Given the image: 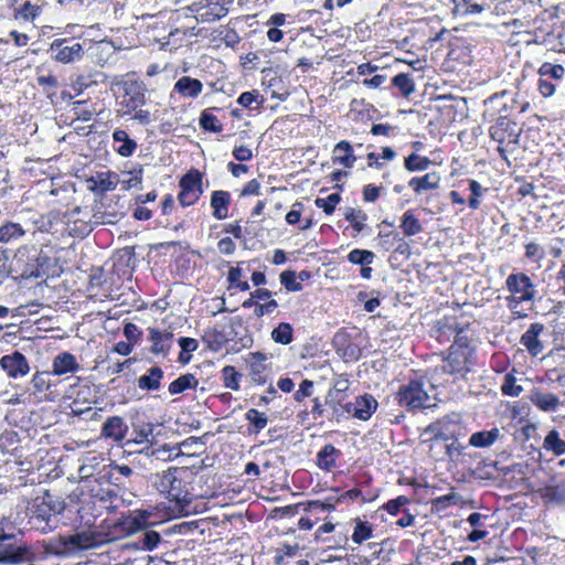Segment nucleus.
I'll list each match as a JSON object with an SVG mask.
<instances>
[{
  "label": "nucleus",
  "instance_id": "obj_33",
  "mask_svg": "<svg viewBox=\"0 0 565 565\" xmlns=\"http://www.w3.org/2000/svg\"><path fill=\"white\" fill-rule=\"evenodd\" d=\"M79 370V364L76 361L74 354L70 352H61L58 353L52 362V374L53 375H64L67 373H75Z\"/></svg>",
  "mask_w": 565,
  "mask_h": 565
},
{
  "label": "nucleus",
  "instance_id": "obj_48",
  "mask_svg": "<svg viewBox=\"0 0 565 565\" xmlns=\"http://www.w3.org/2000/svg\"><path fill=\"white\" fill-rule=\"evenodd\" d=\"M543 449L552 452L554 456L559 457L565 454V441L561 439L558 431L553 428L545 436L543 441Z\"/></svg>",
  "mask_w": 565,
  "mask_h": 565
},
{
  "label": "nucleus",
  "instance_id": "obj_49",
  "mask_svg": "<svg viewBox=\"0 0 565 565\" xmlns=\"http://www.w3.org/2000/svg\"><path fill=\"white\" fill-rule=\"evenodd\" d=\"M202 89L203 84L199 79L190 76L179 78V95L195 98L202 93Z\"/></svg>",
  "mask_w": 565,
  "mask_h": 565
},
{
  "label": "nucleus",
  "instance_id": "obj_8",
  "mask_svg": "<svg viewBox=\"0 0 565 565\" xmlns=\"http://www.w3.org/2000/svg\"><path fill=\"white\" fill-rule=\"evenodd\" d=\"M15 533H7L0 527V564L20 565L25 562H33L35 553L26 544H18Z\"/></svg>",
  "mask_w": 565,
  "mask_h": 565
},
{
  "label": "nucleus",
  "instance_id": "obj_12",
  "mask_svg": "<svg viewBox=\"0 0 565 565\" xmlns=\"http://www.w3.org/2000/svg\"><path fill=\"white\" fill-rule=\"evenodd\" d=\"M313 387L315 383L312 380L303 379L292 394V397L297 403H301L306 397H311L310 405L298 413L301 420H306L309 416H311L313 420H318V418H322L324 414L326 404L318 396H312Z\"/></svg>",
  "mask_w": 565,
  "mask_h": 565
},
{
  "label": "nucleus",
  "instance_id": "obj_63",
  "mask_svg": "<svg viewBox=\"0 0 565 565\" xmlns=\"http://www.w3.org/2000/svg\"><path fill=\"white\" fill-rule=\"evenodd\" d=\"M41 13L42 7L39 4H34L31 1H25L19 8L14 9V18H21L25 21H33Z\"/></svg>",
  "mask_w": 565,
  "mask_h": 565
},
{
  "label": "nucleus",
  "instance_id": "obj_39",
  "mask_svg": "<svg viewBox=\"0 0 565 565\" xmlns=\"http://www.w3.org/2000/svg\"><path fill=\"white\" fill-rule=\"evenodd\" d=\"M342 383L343 387H338L341 382L337 381L334 385L328 390L324 397V404L328 405L334 414H338L339 408L344 406L343 401L349 385L347 380H343Z\"/></svg>",
  "mask_w": 565,
  "mask_h": 565
},
{
  "label": "nucleus",
  "instance_id": "obj_42",
  "mask_svg": "<svg viewBox=\"0 0 565 565\" xmlns=\"http://www.w3.org/2000/svg\"><path fill=\"white\" fill-rule=\"evenodd\" d=\"M68 214L70 210L67 206H64V209L53 207L46 214H41L40 218L35 221V223L39 224L40 230L49 228L55 224L65 223Z\"/></svg>",
  "mask_w": 565,
  "mask_h": 565
},
{
  "label": "nucleus",
  "instance_id": "obj_23",
  "mask_svg": "<svg viewBox=\"0 0 565 565\" xmlns=\"http://www.w3.org/2000/svg\"><path fill=\"white\" fill-rule=\"evenodd\" d=\"M344 220L349 223V227L345 231H350L348 234L351 238L359 237L364 231H367L369 216L365 211L361 207L347 206L343 212Z\"/></svg>",
  "mask_w": 565,
  "mask_h": 565
},
{
  "label": "nucleus",
  "instance_id": "obj_47",
  "mask_svg": "<svg viewBox=\"0 0 565 565\" xmlns=\"http://www.w3.org/2000/svg\"><path fill=\"white\" fill-rule=\"evenodd\" d=\"M221 377L225 387L239 391L243 373L239 372L234 365H225L221 370Z\"/></svg>",
  "mask_w": 565,
  "mask_h": 565
},
{
  "label": "nucleus",
  "instance_id": "obj_64",
  "mask_svg": "<svg viewBox=\"0 0 565 565\" xmlns=\"http://www.w3.org/2000/svg\"><path fill=\"white\" fill-rule=\"evenodd\" d=\"M52 372L49 371H36L32 379L31 384L35 392L38 393H46L50 392L52 386Z\"/></svg>",
  "mask_w": 565,
  "mask_h": 565
},
{
  "label": "nucleus",
  "instance_id": "obj_25",
  "mask_svg": "<svg viewBox=\"0 0 565 565\" xmlns=\"http://www.w3.org/2000/svg\"><path fill=\"white\" fill-rule=\"evenodd\" d=\"M141 529V523L137 518L134 516H122L118 521H116L107 532H104V535H107L110 539V543L129 536L130 534L136 533Z\"/></svg>",
  "mask_w": 565,
  "mask_h": 565
},
{
  "label": "nucleus",
  "instance_id": "obj_41",
  "mask_svg": "<svg viewBox=\"0 0 565 565\" xmlns=\"http://www.w3.org/2000/svg\"><path fill=\"white\" fill-rule=\"evenodd\" d=\"M531 402L541 411H555L559 404V397L552 392L536 391L531 395Z\"/></svg>",
  "mask_w": 565,
  "mask_h": 565
},
{
  "label": "nucleus",
  "instance_id": "obj_24",
  "mask_svg": "<svg viewBox=\"0 0 565 565\" xmlns=\"http://www.w3.org/2000/svg\"><path fill=\"white\" fill-rule=\"evenodd\" d=\"M141 529V523L137 518L134 516H122L118 521H116L107 532H104V535H107L110 539V543L129 536L130 534L136 533Z\"/></svg>",
  "mask_w": 565,
  "mask_h": 565
},
{
  "label": "nucleus",
  "instance_id": "obj_7",
  "mask_svg": "<svg viewBox=\"0 0 565 565\" xmlns=\"http://www.w3.org/2000/svg\"><path fill=\"white\" fill-rule=\"evenodd\" d=\"M489 136L498 143L497 151L499 156L503 160H508V154L518 149L520 128L516 122L509 117L500 116L494 124L489 127Z\"/></svg>",
  "mask_w": 565,
  "mask_h": 565
},
{
  "label": "nucleus",
  "instance_id": "obj_27",
  "mask_svg": "<svg viewBox=\"0 0 565 565\" xmlns=\"http://www.w3.org/2000/svg\"><path fill=\"white\" fill-rule=\"evenodd\" d=\"M441 177L439 172H427L423 175H416L409 179L408 186L416 195H420L426 191L437 190L440 186Z\"/></svg>",
  "mask_w": 565,
  "mask_h": 565
},
{
  "label": "nucleus",
  "instance_id": "obj_9",
  "mask_svg": "<svg viewBox=\"0 0 565 565\" xmlns=\"http://www.w3.org/2000/svg\"><path fill=\"white\" fill-rule=\"evenodd\" d=\"M204 452L205 444L200 438L191 437L179 443V471L196 475L203 468Z\"/></svg>",
  "mask_w": 565,
  "mask_h": 565
},
{
  "label": "nucleus",
  "instance_id": "obj_56",
  "mask_svg": "<svg viewBox=\"0 0 565 565\" xmlns=\"http://www.w3.org/2000/svg\"><path fill=\"white\" fill-rule=\"evenodd\" d=\"M25 235V231L19 223L6 222L0 226V243H9Z\"/></svg>",
  "mask_w": 565,
  "mask_h": 565
},
{
  "label": "nucleus",
  "instance_id": "obj_19",
  "mask_svg": "<svg viewBox=\"0 0 565 565\" xmlns=\"http://www.w3.org/2000/svg\"><path fill=\"white\" fill-rule=\"evenodd\" d=\"M67 537L72 553L100 547L110 543V539L104 535V531H83L67 535Z\"/></svg>",
  "mask_w": 565,
  "mask_h": 565
},
{
  "label": "nucleus",
  "instance_id": "obj_44",
  "mask_svg": "<svg viewBox=\"0 0 565 565\" xmlns=\"http://www.w3.org/2000/svg\"><path fill=\"white\" fill-rule=\"evenodd\" d=\"M118 181V174L113 171L98 172L96 177L92 178V182H94L93 189L102 193L115 190Z\"/></svg>",
  "mask_w": 565,
  "mask_h": 565
},
{
  "label": "nucleus",
  "instance_id": "obj_28",
  "mask_svg": "<svg viewBox=\"0 0 565 565\" xmlns=\"http://www.w3.org/2000/svg\"><path fill=\"white\" fill-rule=\"evenodd\" d=\"M399 230L403 237H414L423 233L424 223L419 220L416 209H407L399 218Z\"/></svg>",
  "mask_w": 565,
  "mask_h": 565
},
{
  "label": "nucleus",
  "instance_id": "obj_62",
  "mask_svg": "<svg viewBox=\"0 0 565 565\" xmlns=\"http://www.w3.org/2000/svg\"><path fill=\"white\" fill-rule=\"evenodd\" d=\"M200 126L203 130L210 131V132L217 134V132L223 131V124L212 113V109H205L201 113Z\"/></svg>",
  "mask_w": 565,
  "mask_h": 565
},
{
  "label": "nucleus",
  "instance_id": "obj_6",
  "mask_svg": "<svg viewBox=\"0 0 565 565\" xmlns=\"http://www.w3.org/2000/svg\"><path fill=\"white\" fill-rule=\"evenodd\" d=\"M425 383L424 376H420L401 384L394 394L395 402L412 414L428 407L430 397Z\"/></svg>",
  "mask_w": 565,
  "mask_h": 565
},
{
  "label": "nucleus",
  "instance_id": "obj_40",
  "mask_svg": "<svg viewBox=\"0 0 565 565\" xmlns=\"http://www.w3.org/2000/svg\"><path fill=\"white\" fill-rule=\"evenodd\" d=\"M245 419L248 422L247 430L249 435L260 434L268 425V415L255 407L245 413Z\"/></svg>",
  "mask_w": 565,
  "mask_h": 565
},
{
  "label": "nucleus",
  "instance_id": "obj_57",
  "mask_svg": "<svg viewBox=\"0 0 565 565\" xmlns=\"http://www.w3.org/2000/svg\"><path fill=\"white\" fill-rule=\"evenodd\" d=\"M179 363L185 365L191 361L192 352L199 348V341L194 338L181 337L179 338Z\"/></svg>",
  "mask_w": 565,
  "mask_h": 565
},
{
  "label": "nucleus",
  "instance_id": "obj_13",
  "mask_svg": "<svg viewBox=\"0 0 565 565\" xmlns=\"http://www.w3.org/2000/svg\"><path fill=\"white\" fill-rule=\"evenodd\" d=\"M47 52L51 58L62 64L81 61L84 56V45L72 38H57L52 41Z\"/></svg>",
  "mask_w": 565,
  "mask_h": 565
},
{
  "label": "nucleus",
  "instance_id": "obj_29",
  "mask_svg": "<svg viewBox=\"0 0 565 565\" xmlns=\"http://www.w3.org/2000/svg\"><path fill=\"white\" fill-rule=\"evenodd\" d=\"M232 203L231 193L226 190H214L211 194L212 215L215 220H226Z\"/></svg>",
  "mask_w": 565,
  "mask_h": 565
},
{
  "label": "nucleus",
  "instance_id": "obj_51",
  "mask_svg": "<svg viewBox=\"0 0 565 565\" xmlns=\"http://www.w3.org/2000/svg\"><path fill=\"white\" fill-rule=\"evenodd\" d=\"M373 536V526L359 518L354 520V527L351 539L356 545L363 544Z\"/></svg>",
  "mask_w": 565,
  "mask_h": 565
},
{
  "label": "nucleus",
  "instance_id": "obj_5",
  "mask_svg": "<svg viewBox=\"0 0 565 565\" xmlns=\"http://www.w3.org/2000/svg\"><path fill=\"white\" fill-rule=\"evenodd\" d=\"M475 323L476 317L458 305L452 313L445 315L433 322L430 337L438 343L445 344L460 337H466L465 333L471 330V326Z\"/></svg>",
  "mask_w": 565,
  "mask_h": 565
},
{
  "label": "nucleus",
  "instance_id": "obj_34",
  "mask_svg": "<svg viewBox=\"0 0 565 565\" xmlns=\"http://www.w3.org/2000/svg\"><path fill=\"white\" fill-rule=\"evenodd\" d=\"M113 149L121 157H130L137 149V142L126 130L116 129L113 132Z\"/></svg>",
  "mask_w": 565,
  "mask_h": 565
},
{
  "label": "nucleus",
  "instance_id": "obj_45",
  "mask_svg": "<svg viewBox=\"0 0 565 565\" xmlns=\"http://www.w3.org/2000/svg\"><path fill=\"white\" fill-rule=\"evenodd\" d=\"M163 372L159 366H153L138 379V386L141 390L154 391L159 388Z\"/></svg>",
  "mask_w": 565,
  "mask_h": 565
},
{
  "label": "nucleus",
  "instance_id": "obj_10",
  "mask_svg": "<svg viewBox=\"0 0 565 565\" xmlns=\"http://www.w3.org/2000/svg\"><path fill=\"white\" fill-rule=\"evenodd\" d=\"M204 173L192 167L179 179V204L189 206L195 204L204 193Z\"/></svg>",
  "mask_w": 565,
  "mask_h": 565
},
{
  "label": "nucleus",
  "instance_id": "obj_31",
  "mask_svg": "<svg viewBox=\"0 0 565 565\" xmlns=\"http://www.w3.org/2000/svg\"><path fill=\"white\" fill-rule=\"evenodd\" d=\"M288 15L286 13H271L265 25L267 26V41L269 43H280L284 41L286 32L281 30L282 25H286Z\"/></svg>",
  "mask_w": 565,
  "mask_h": 565
},
{
  "label": "nucleus",
  "instance_id": "obj_43",
  "mask_svg": "<svg viewBox=\"0 0 565 565\" xmlns=\"http://www.w3.org/2000/svg\"><path fill=\"white\" fill-rule=\"evenodd\" d=\"M214 41L217 42L218 45L223 44L226 47L236 50L242 42V38L232 26H221L214 32Z\"/></svg>",
  "mask_w": 565,
  "mask_h": 565
},
{
  "label": "nucleus",
  "instance_id": "obj_20",
  "mask_svg": "<svg viewBox=\"0 0 565 565\" xmlns=\"http://www.w3.org/2000/svg\"><path fill=\"white\" fill-rule=\"evenodd\" d=\"M377 408V401L372 394L355 397L354 402H347L343 409L359 420H369Z\"/></svg>",
  "mask_w": 565,
  "mask_h": 565
},
{
  "label": "nucleus",
  "instance_id": "obj_17",
  "mask_svg": "<svg viewBox=\"0 0 565 565\" xmlns=\"http://www.w3.org/2000/svg\"><path fill=\"white\" fill-rule=\"evenodd\" d=\"M63 510V501L55 500L49 491H45L41 497L33 500L31 518L44 521L47 524L52 516L60 514Z\"/></svg>",
  "mask_w": 565,
  "mask_h": 565
},
{
  "label": "nucleus",
  "instance_id": "obj_55",
  "mask_svg": "<svg viewBox=\"0 0 565 565\" xmlns=\"http://www.w3.org/2000/svg\"><path fill=\"white\" fill-rule=\"evenodd\" d=\"M44 550L46 553L62 556L66 554H71V546L68 544L67 535H58L52 539L45 546Z\"/></svg>",
  "mask_w": 565,
  "mask_h": 565
},
{
  "label": "nucleus",
  "instance_id": "obj_60",
  "mask_svg": "<svg viewBox=\"0 0 565 565\" xmlns=\"http://www.w3.org/2000/svg\"><path fill=\"white\" fill-rule=\"evenodd\" d=\"M395 157H396V151L393 148L383 147L382 153L371 151L366 154L367 167L374 168V169H381L384 167V162H382L381 159L391 161Z\"/></svg>",
  "mask_w": 565,
  "mask_h": 565
},
{
  "label": "nucleus",
  "instance_id": "obj_3",
  "mask_svg": "<svg viewBox=\"0 0 565 565\" xmlns=\"http://www.w3.org/2000/svg\"><path fill=\"white\" fill-rule=\"evenodd\" d=\"M234 0H200L179 8V33L194 35L199 23H213L227 15Z\"/></svg>",
  "mask_w": 565,
  "mask_h": 565
},
{
  "label": "nucleus",
  "instance_id": "obj_2",
  "mask_svg": "<svg viewBox=\"0 0 565 565\" xmlns=\"http://www.w3.org/2000/svg\"><path fill=\"white\" fill-rule=\"evenodd\" d=\"M113 90L116 96L118 113L121 116H130L141 124L150 121V113L141 109L146 103L147 88L142 81L136 77L135 73H128L120 79L113 83Z\"/></svg>",
  "mask_w": 565,
  "mask_h": 565
},
{
  "label": "nucleus",
  "instance_id": "obj_58",
  "mask_svg": "<svg viewBox=\"0 0 565 565\" xmlns=\"http://www.w3.org/2000/svg\"><path fill=\"white\" fill-rule=\"evenodd\" d=\"M300 547L298 544L282 543L274 551V563L276 565H285L287 558H294L298 555Z\"/></svg>",
  "mask_w": 565,
  "mask_h": 565
},
{
  "label": "nucleus",
  "instance_id": "obj_30",
  "mask_svg": "<svg viewBox=\"0 0 565 565\" xmlns=\"http://www.w3.org/2000/svg\"><path fill=\"white\" fill-rule=\"evenodd\" d=\"M331 159L333 163L340 164L343 168H353L356 157L351 142L348 140L337 142L333 147Z\"/></svg>",
  "mask_w": 565,
  "mask_h": 565
},
{
  "label": "nucleus",
  "instance_id": "obj_16",
  "mask_svg": "<svg viewBox=\"0 0 565 565\" xmlns=\"http://www.w3.org/2000/svg\"><path fill=\"white\" fill-rule=\"evenodd\" d=\"M461 422L454 419L451 415H445L441 419L431 422L426 428V433L430 434L434 439L449 441L457 440L461 435Z\"/></svg>",
  "mask_w": 565,
  "mask_h": 565
},
{
  "label": "nucleus",
  "instance_id": "obj_18",
  "mask_svg": "<svg viewBox=\"0 0 565 565\" xmlns=\"http://www.w3.org/2000/svg\"><path fill=\"white\" fill-rule=\"evenodd\" d=\"M545 326L542 322H533L521 334L519 342L530 356L536 358L544 352L545 343L542 335L545 333Z\"/></svg>",
  "mask_w": 565,
  "mask_h": 565
},
{
  "label": "nucleus",
  "instance_id": "obj_36",
  "mask_svg": "<svg viewBox=\"0 0 565 565\" xmlns=\"http://www.w3.org/2000/svg\"><path fill=\"white\" fill-rule=\"evenodd\" d=\"M127 425L120 416L109 417L102 427V435L115 441H121L126 437Z\"/></svg>",
  "mask_w": 565,
  "mask_h": 565
},
{
  "label": "nucleus",
  "instance_id": "obj_35",
  "mask_svg": "<svg viewBox=\"0 0 565 565\" xmlns=\"http://www.w3.org/2000/svg\"><path fill=\"white\" fill-rule=\"evenodd\" d=\"M379 237L383 239L385 250H392L395 254L408 255L411 252V245L406 239L397 232H390L386 234H379Z\"/></svg>",
  "mask_w": 565,
  "mask_h": 565
},
{
  "label": "nucleus",
  "instance_id": "obj_52",
  "mask_svg": "<svg viewBox=\"0 0 565 565\" xmlns=\"http://www.w3.org/2000/svg\"><path fill=\"white\" fill-rule=\"evenodd\" d=\"M244 273L239 266L231 267L227 274V289H236L239 291H248L250 289V285L247 280H244Z\"/></svg>",
  "mask_w": 565,
  "mask_h": 565
},
{
  "label": "nucleus",
  "instance_id": "obj_21",
  "mask_svg": "<svg viewBox=\"0 0 565 565\" xmlns=\"http://www.w3.org/2000/svg\"><path fill=\"white\" fill-rule=\"evenodd\" d=\"M0 367L8 377L14 380L28 375L31 370L28 359L20 351L1 356Z\"/></svg>",
  "mask_w": 565,
  "mask_h": 565
},
{
  "label": "nucleus",
  "instance_id": "obj_54",
  "mask_svg": "<svg viewBox=\"0 0 565 565\" xmlns=\"http://www.w3.org/2000/svg\"><path fill=\"white\" fill-rule=\"evenodd\" d=\"M44 550L46 553L62 556L66 554H71V546L68 544L67 535H58L52 539L45 546Z\"/></svg>",
  "mask_w": 565,
  "mask_h": 565
},
{
  "label": "nucleus",
  "instance_id": "obj_1",
  "mask_svg": "<svg viewBox=\"0 0 565 565\" xmlns=\"http://www.w3.org/2000/svg\"><path fill=\"white\" fill-rule=\"evenodd\" d=\"M440 370L452 377L454 382L466 381L478 364V348L469 337H460L450 347L440 352Z\"/></svg>",
  "mask_w": 565,
  "mask_h": 565
},
{
  "label": "nucleus",
  "instance_id": "obj_22",
  "mask_svg": "<svg viewBox=\"0 0 565 565\" xmlns=\"http://www.w3.org/2000/svg\"><path fill=\"white\" fill-rule=\"evenodd\" d=\"M148 341L151 343L150 352L158 354H167L173 344V331L160 329L157 327L148 328Z\"/></svg>",
  "mask_w": 565,
  "mask_h": 565
},
{
  "label": "nucleus",
  "instance_id": "obj_53",
  "mask_svg": "<svg viewBox=\"0 0 565 565\" xmlns=\"http://www.w3.org/2000/svg\"><path fill=\"white\" fill-rule=\"evenodd\" d=\"M392 85L398 89L399 94L404 98H409V96L415 92V83L412 76L407 73H399L392 78Z\"/></svg>",
  "mask_w": 565,
  "mask_h": 565
},
{
  "label": "nucleus",
  "instance_id": "obj_26",
  "mask_svg": "<svg viewBox=\"0 0 565 565\" xmlns=\"http://www.w3.org/2000/svg\"><path fill=\"white\" fill-rule=\"evenodd\" d=\"M342 452L333 445L327 444L316 455L315 465L324 472H331L339 467Z\"/></svg>",
  "mask_w": 565,
  "mask_h": 565
},
{
  "label": "nucleus",
  "instance_id": "obj_15",
  "mask_svg": "<svg viewBox=\"0 0 565 565\" xmlns=\"http://www.w3.org/2000/svg\"><path fill=\"white\" fill-rule=\"evenodd\" d=\"M247 365L248 375L255 385H265L268 383L270 375V366L273 363L268 361V354L262 351L249 352L244 356Z\"/></svg>",
  "mask_w": 565,
  "mask_h": 565
},
{
  "label": "nucleus",
  "instance_id": "obj_50",
  "mask_svg": "<svg viewBox=\"0 0 565 565\" xmlns=\"http://www.w3.org/2000/svg\"><path fill=\"white\" fill-rule=\"evenodd\" d=\"M433 164V160L427 156L412 152L404 158V168L409 172L425 171Z\"/></svg>",
  "mask_w": 565,
  "mask_h": 565
},
{
  "label": "nucleus",
  "instance_id": "obj_32",
  "mask_svg": "<svg viewBox=\"0 0 565 565\" xmlns=\"http://www.w3.org/2000/svg\"><path fill=\"white\" fill-rule=\"evenodd\" d=\"M177 481V467H169L161 475H158L156 481L157 490L168 500L177 502V492H174V482Z\"/></svg>",
  "mask_w": 565,
  "mask_h": 565
},
{
  "label": "nucleus",
  "instance_id": "obj_4",
  "mask_svg": "<svg viewBox=\"0 0 565 565\" xmlns=\"http://www.w3.org/2000/svg\"><path fill=\"white\" fill-rule=\"evenodd\" d=\"M504 289L508 295L504 297L505 306L513 319H524L527 313L520 309L522 303L533 305L537 290L531 277L522 271H514L507 276Z\"/></svg>",
  "mask_w": 565,
  "mask_h": 565
},
{
  "label": "nucleus",
  "instance_id": "obj_37",
  "mask_svg": "<svg viewBox=\"0 0 565 565\" xmlns=\"http://www.w3.org/2000/svg\"><path fill=\"white\" fill-rule=\"evenodd\" d=\"M21 438L17 430L4 429L0 434V450L14 457L21 456Z\"/></svg>",
  "mask_w": 565,
  "mask_h": 565
},
{
  "label": "nucleus",
  "instance_id": "obj_61",
  "mask_svg": "<svg viewBox=\"0 0 565 565\" xmlns=\"http://www.w3.org/2000/svg\"><path fill=\"white\" fill-rule=\"evenodd\" d=\"M271 339L282 345H288L294 340V329L288 322H280L271 331Z\"/></svg>",
  "mask_w": 565,
  "mask_h": 565
},
{
  "label": "nucleus",
  "instance_id": "obj_46",
  "mask_svg": "<svg viewBox=\"0 0 565 565\" xmlns=\"http://www.w3.org/2000/svg\"><path fill=\"white\" fill-rule=\"evenodd\" d=\"M498 437L499 430L497 428H490L489 430L472 434L468 444L475 448H487L494 444Z\"/></svg>",
  "mask_w": 565,
  "mask_h": 565
},
{
  "label": "nucleus",
  "instance_id": "obj_59",
  "mask_svg": "<svg viewBox=\"0 0 565 565\" xmlns=\"http://www.w3.org/2000/svg\"><path fill=\"white\" fill-rule=\"evenodd\" d=\"M537 492L540 497L546 501H565V482L545 486L541 488Z\"/></svg>",
  "mask_w": 565,
  "mask_h": 565
},
{
  "label": "nucleus",
  "instance_id": "obj_38",
  "mask_svg": "<svg viewBox=\"0 0 565 565\" xmlns=\"http://www.w3.org/2000/svg\"><path fill=\"white\" fill-rule=\"evenodd\" d=\"M303 203L300 201H295L291 204L290 210L285 214V222L290 226H297L299 231H307V228H311L313 226V221L311 218H302Z\"/></svg>",
  "mask_w": 565,
  "mask_h": 565
},
{
  "label": "nucleus",
  "instance_id": "obj_11",
  "mask_svg": "<svg viewBox=\"0 0 565 565\" xmlns=\"http://www.w3.org/2000/svg\"><path fill=\"white\" fill-rule=\"evenodd\" d=\"M202 341L204 342L205 348L212 352L217 353L223 349H226V352L232 354L238 353L244 348L250 347L253 343V339L248 337L247 339H241V345H238V342L236 341L227 347L230 338L225 330L217 326L207 328L202 335Z\"/></svg>",
  "mask_w": 565,
  "mask_h": 565
},
{
  "label": "nucleus",
  "instance_id": "obj_14",
  "mask_svg": "<svg viewBox=\"0 0 565 565\" xmlns=\"http://www.w3.org/2000/svg\"><path fill=\"white\" fill-rule=\"evenodd\" d=\"M537 75V92L542 97L548 98L555 93L554 82H561L565 76V68L559 64L545 62L539 67Z\"/></svg>",
  "mask_w": 565,
  "mask_h": 565
}]
</instances>
